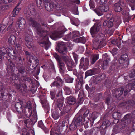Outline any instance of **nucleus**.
Here are the masks:
<instances>
[{
  "label": "nucleus",
  "instance_id": "nucleus-1",
  "mask_svg": "<svg viewBox=\"0 0 135 135\" xmlns=\"http://www.w3.org/2000/svg\"><path fill=\"white\" fill-rule=\"evenodd\" d=\"M67 49L66 46V44L62 41H60V53L62 54L60 56V73L62 78L60 77V86L64 85V80L65 79V73L66 70L65 64L63 62V60L67 66L68 70L69 71H73V74L76 76L77 77L80 75L77 72L76 69L73 70L74 67V63L73 61L68 58V56L65 55L67 52Z\"/></svg>",
  "mask_w": 135,
  "mask_h": 135
},
{
  "label": "nucleus",
  "instance_id": "nucleus-2",
  "mask_svg": "<svg viewBox=\"0 0 135 135\" xmlns=\"http://www.w3.org/2000/svg\"><path fill=\"white\" fill-rule=\"evenodd\" d=\"M94 113H93V114L92 115L91 113H89V110H87L85 112L82 116L80 115L77 117L75 116L70 126V129L72 131L76 130L77 127L80 125L81 121L84 120V118L85 117H87L89 119H92V120H91V121L90 122L91 123V125H92L93 124V122L96 118L94 115Z\"/></svg>",
  "mask_w": 135,
  "mask_h": 135
},
{
  "label": "nucleus",
  "instance_id": "nucleus-3",
  "mask_svg": "<svg viewBox=\"0 0 135 135\" xmlns=\"http://www.w3.org/2000/svg\"><path fill=\"white\" fill-rule=\"evenodd\" d=\"M105 34L103 33H98L94 39L93 42V48L98 49L103 47L106 45L104 38Z\"/></svg>",
  "mask_w": 135,
  "mask_h": 135
},
{
  "label": "nucleus",
  "instance_id": "nucleus-4",
  "mask_svg": "<svg viewBox=\"0 0 135 135\" xmlns=\"http://www.w3.org/2000/svg\"><path fill=\"white\" fill-rule=\"evenodd\" d=\"M29 22L30 25L36 28L37 33L40 36H45L46 35V32L41 28L39 27L40 24L38 23L33 18L30 17L29 20Z\"/></svg>",
  "mask_w": 135,
  "mask_h": 135
},
{
  "label": "nucleus",
  "instance_id": "nucleus-5",
  "mask_svg": "<svg viewBox=\"0 0 135 135\" xmlns=\"http://www.w3.org/2000/svg\"><path fill=\"white\" fill-rule=\"evenodd\" d=\"M121 23L120 17L117 16L114 18H111L108 21V27L110 28L114 27L115 28H117Z\"/></svg>",
  "mask_w": 135,
  "mask_h": 135
},
{
  "label": "nucleus",
  "instance_id": "nucleus-6",
  "mask_svg": "<svg viewBox=\"0 0 135 135\" xmlns=\"http://www.w3.org/2000/svg\"><path fill=\"white\" fill-rule=\"evenodd\" d=\"M17 77L15 75L12 76L10 78V80L12 82L15 83L16 88L19 91L22 92L23 91H25L26 90L27 86L25 84H18L16 83Z\"/></svg>",
  "mask_w": 135,
  "mask_h": 135
},
{
  "label": "nucleus",
  "instance_id": "nucleus-7",
  "mask_svg": "<svg viewBox=\"0 0 135 135\" xmlns=\"http://www.w3.org/2000/svg\"><path fill=\"white\" fill-rule=\"evenodd\" d=\"M132 115L131 114H128L125 115L124 117L121 119L120 129H124L128 124L131 123L132 120Z\"/></svg>",
  "mask_w": 135,
  "mask_h": 135
},
{
  "label": "nucleus",
  "instance_id": "nucleus-8",
  "mask_svg": "<svg viewBox=\"0 0 135 135\" xmlns=\"http://www.w3.org/2000/svg\"><path fill=\"white\" fill-rule=\"evenodd\" d=\"M80 63L79 65V69H80L83 68L85 70L87 69L88 67L89 64V60L88 58L85 59L82 57L80 60Z\"/></svg>",
  "mask_w": 135,
  "mask_h": 135
},
{
  "label": "nucleus",
  "instance_id": "nucleus-9",
  "mask_svg": "<svg viewBox=\"0 0 135 135\" xmlns=\"http://www.w3.org/2000/svg\"><path fill=\"white\" fill-rule=\"evenodd\" d=\"M109 9V6L106 5L99 6L98 8L96 9L94 11L98 16H100L103 15L104 12L108 11Z\"/></svg>",
  "mask_w": 135,
  "mask_h": 135
},
{
  "label": "nucleus",
  "instance_id": "nucleus-10",
  "mask_svg": "<svg viewBox=\"0 0 135 135\" xmlns=\"http://www.w3.org/2000/svg\"><path fill=\"white\" fill-rule=\"evenodd\" d=\"M111 123L108 120H105L102 123L100 127V131L101 135H105L106 133V129L110 126Z\"/></svg>",
  "mask_w": 135,
  "mask_h": 135
},
{
  "label": "nucleus",
  "instance_id": "nucleus-11",
  "mask_svg": "<svg viewBox=\"0 0 135 135\" xmlns=\"http://www.w3.org/2000/svg\"><path fill=\"white\" fill-rule=\"evenodd\" d=\"M76 81L78 83L75 85L76 91H78L82 87L84 81L83 80V76L81 74L79 75L77 77Z\"/></svg>",
  "mask_w": 135,
  "mask_h": 135
},
{
  "label": "nucleus",
  "instance_id": "nucleus-12",
  "mask_svg": "<svg viewBox=\"0 0 135 135\" xmlns=\"http://www.w3.org/2000/svg\"><path fill=\"white\" fill-rule=\"evenodd\" d=\"M128 56L127 54H125L122 55L119 59V63L124 68L127 67L129 64L128 61L126 60Z\"/></svg>",
  "mask_w": 135,
  "mask_h": 135
},
{
  "label": "nucleus",
  "instance_id": "nucleus-13",
  "mask_svg": "<svg viewBox=\"0 0 135 135\" xmlns=\"http://www.w3.org/2000/svg\"><path fill=\"white\" fill-rule=\"evenodd\" d=\"M126 6V4L125 3L122 1H120L114 4V8L116 12H119L122 10V8L121 7H125Z\"/></svg>",
  "mask_w": 135,
  "mask_h": 135
},
{
  "label": "nucleus",
  "instance_id": "nucleus-14",
  "mask_svg": "<svg viewBox=\"0 0 135 135\" xmlns=\"http://www.w3.org/2000/svg\"><path fill=\"white\" fill-rule=\"evenodd\" d=\"M16 68L17 69L18 76L20 75H23L25 73V69L23 66V63H18L17 64Z\"/></svg>",
  "mask_w": 135,
  "mask_h": 135
},
{
  "label": "nucleus",
  "instance_id": "nucleus-15",
  "mask_svg": "<svg viewBox=\"0 0 135 135\" xmlns=\"http://www.w3.org/2000/svg\"><path fill=\"white\" fill-rule=\"evenodd\" d=\"M133 100H129L127 101H125L119 104V106L123 108L128 107L130 108L131 106H133L135 104L134 100L135 99L133 98Z\"/></svg>",
  "mask_w": 135,
  "mask_h": 135
},
{
  "label": "nucleus",
  "instance_id": "nucleus-16",
  "mask_svg": "<svg viewBox=\"0 0 135 135\" xmlns=\"http://www.w3.org/2000/svg\"><path fill=\"white\" fill-rule=\"evenodd\" d=\"M91 113V112H90ZM92 115L93 114V113H94V115H95L96 118L95 119L97 118V117L95 115V112H93L92 113H91ZM84 120H82L81 121L82 122V123L83 124H84V126L85 128H88L89 127V126L90 127H91L93 124L94 121L96 119H95L94 121L93 122V124L92 125H91V123L90 122L91 121V120H92V119H89L87 117H85L84 118Z\"/></svg>",
  "mask_w": 135,
  "mask_h": 135
},
{
  "label": "nucleus",
  "instance_id": "nucleus-17",
  "mask_svg": "<svg viewBox=\"0 0 135 135\" xmlns=\"http://www.w3.org/2000/svg\"><path fill=\"white\" fill-rule=\"evenodd\" d=\"M7 63L8 65L7 66V71H8L9 72V70H10L14 72L15 70V65L13 62L11 60L8 59L7 61Z\"/></svg>",
  "mask_w": 135,
  "mask_h": 135
},
{
  "label": "nucleus",
  "instance_id": "nucleus-18",
  "mask_svg": "<svg viewBox=\"0 0 135 135\" xmlns=\"http://www.w3.org/2000/svg\"><path fill=\"white\" fill-rule=\"evenodd\" d=\"M98 73V69L97 68H93L88 70L85 73V78L87 77L93 75Z\"/></svg>",
  "mask_w": 135,
  "mask_h": 135
},
{
  "label": "nucleus",
  "instance_id": "nucleus-19",
  "mask_svg": "<svg viewBox=\"0 0 135 135\" xmlns=\"http://www.w3.org/2000/svg\"><path fill=\"white\" fill-rule=\"evenodd\" d=\"M100 27L98 26L94 25L90 29V32L92 35V37H94L97 33L99 31Z\"/></svg>",
  "mask_w": 135,
  "mask_h": 135
},
{
  "label": "nucleus",
  "instance_id": "nucleus-20",
  "mask_svg": "<svg viewBox=\"0 0 135 135\" xmlns=\"http://www.w3.org/2000/svg\"><path fill=\"white\" fill-rule=\"evenodd\" d=\"M39 27L41 28L44 31H45V32H46V35L45 36H40L41 37H42L44 39L47 41L48 39V36H47V31H46V29L47 30L48 28L46 23L45 22L42 21L40 24V27Z\"/></svg>",
  "mask_w": 135,
  "mask_h": 135
},
{
  "label": "nucleus",
  "instance_id": "nucleus-21",
  "mask_svg": "<svg viewBox=\"0 0 135 135\" xmlns=\"http://www.w3.org/2000/svg\"><path fill=\"white\" fill-rule=\"evenodd\" d=\"M68 31L63 24L60 22V38L63 37Z\"/></svg>",
  "mask_w": 135,
  "mask_h": 135
},
{
  "label": "nucleus",
  "instance_id": "nucleus-22",
  "mask_svg": "<svg viewBox=\"0 0 135 135\" xmlns=\"http://www.w3.org/2000/svg\"><path fill=\"white\" fill-rule=\"evenodd\" d=\"M15 107L16 110L19 114H20V115L21 114H24L25 113L23 112V109L21 103L17 102L15 104Z\"/></svg>",
  "mask_w": 135,
  "mask_h": 135
},
{
  "label": "nucleus",
  "instance_id": "nucleus-23",
  "mask_svg": "<svg viewBox=\"0 0 135 135\" xmlns=\"http://www.w3.org/2000/svg\"><path fill=\"white\" fill-rule=\"evenodd\" d=\"M41 102L42 106L47 109L49 108V105L47 103V101L45 99V97L43 95H41L40 97Z\"/></svg>",
  "mask_w": 135,
  "mask_h": 135
},
{
  "label": "nucleus",
  "instance_id": "nucleus-24",
  "mask_svg": "<svg viewBox=\"0 0 135 135\" xmlns=\"http://www.w3.org/2000/svg\"><path fill=\"white\" fill-rule=\"evenodd\" d=\"M68 104L70 105H74L76 102V99L74 97L70 96L66 98Z\"/></svg>",
  "mask_w": 135,
  "mask_h": 135
},
{
  "label": "nucleus",
  "instance_id": "nucleus-25",
  "mask_svg": "<svg viewBox=\"0 0 135 135\" xmlns=\"http://www.w3.org/2000/svg\"><path fill=\"white\" fill-rule=\"evenodd\" d=\"M45 4V7L46 10L48 11H50L53 8V4L48 2V0H44L43 2Z\"/></svg>",
  "mask_w": 135,
  "mask_h": 135
},
{
  "label": "nucleus",
  "instance_id": "nucleus-26",
  "mask_svg": "<svg viewBox=\"0 0 135 135\" xmlns=\"http://www.w3.org/2000/svg\"><path fill=\"white\" fill-rule=\"evenodd\" d=\"M124 90V89L123 88H119L117 89H115L113 90L115 92L116 97L117 98L118 97H120L122 94Z\"/></svg>",
  "mask_w": 135,
  "mask_h": 135
},
{
  "label": "nucleus",
  "instance_id": "nucleus-27",
  "mask_svg": "<svg viewBox=\"0 0 135 135\" xmlns=\"http://www.w3.org/2000/svg\"><path fill=\"white\" fill-rule=\"evenodd\" d=\"M62 89L60 88V111H61V108L64 102V98L62 95Z\"/></svg>",
  "mask_w": 135,
  "mask_h": 135
},
{
  "label": "nucleus",
  "instance_id": "nucleus-28",
  "mask_svg": "<svg viewBox=\"0 0 135 135\" xmlns=\"http://www.w3.org/2000/svg\"><path fill=\"white\" fill-rule=\"evenodd\" d=\"M18 20L19 22V27L20 29L22 30L25 27V21L23 18L21 17L18 18Z\"/></svg>",
  "mask_w": 135,
  "mask_h": 135
},
{
  "label": "nucleus",
  "instance_id": "nucleus-29",
  "mask_svg": "<svg viewBox=\"0 0 135 135\" xmlns=\"http://www.w3.org/2000/svg\"><path fill=\"white\" fill-rule=\"evenodd\" d=\"M84 96V91L80 90L78 95V98L79 99L78 102V103L79 105L81 104L83 102V98Z\"/></svg>",
  "mask_w": 135,
  "mask_h": 135
},
{
  "label": "nucleus",
  "instance_id": "nucleus-30",
  "mask_svg": "<svg viewBox=\"0 0 135 135\" xmlns=\"http://www.w3.org/2000/svg\"><path fill=\"white\" fill-rule=\"evenodd\" d=\"M99 133V128H94L91 129L89 131V135H98Z\"/></svg>",
  "mask_w": 135,
  "mask_h": 135
},
{
  "label": "nucleus",
  "instance_id": "nucleus-31",
  "mask_svg": "<svg viewBox=\"0 0 135 135\" xmlns=\"http://www.w3.org/2000/svg\"><path fill=\"white\" fill-rule=\"evenodd\" d=\"M59 32L58 31L53 32L50 36L51 38L54 40H56L59 38Z\"/></svg>",
  "mask_w": 135,
  "mask_h": 135
},
{
  "label": "nucleus",
  "instance_id": "nucleus-32",
  "mask_svg": "<svg viewBox=\"0 0 135 135\" xmlns=\"http://www.w3.org/2000/svg\"><path fill=\"white\" fill-rule=\"evenodd\" d=\"M128 84L131 90L135 91V79H132L129 81Z\"/></svg>",
  "mask_w": 135,
  "mask_h": 135
},
{
  "label": "nucleus",
  "instance_id": "nucleus-33",
  "mask_svg": "<svg viewBox=\"0 0 135 135\" xmlns=\"http://www.w3.org/2000/svg\"><path fill=\"white\" fill-rule=\"evenodd\" d=\"M7 51L6 49L4 47H3L0 49V56H5L7 58V55H6Z\"/></svg>",
  "mask_w": 135,
  "mask_h": 135
},
{
  "label": "nucleus",
  "instance_id": "nucleus-34",
  "mask_svg": "<svg viewBox=\"0 0 135 135\" xmlns=\"http://www.w3.org/2000/svg\"><path fill=\"white\" fill-rule=\"evenodd\" d=\"M64 105L63 109L60 112V116H65L66 115V113H68L70 111V109H68L66 107H65Z\"/></svg>",
  "mask_w": 135,
  "mask_h": 135
},
{
  "label": "nucleus",
  "instance_id": "nucleus-35",
  "mask_svg": "<svg viewBox=\"0 0 135 135\" xmlns=\"http://www.w3.org/2000/svg\"><path fill=\"white\" fill-rule=\"evenodd\" d=\"M121 116V114L118 111L114 112L112 114L113 117L114 119H120Z\"/></svg>",
  "mask_w": 135,
  "mask_h": 135
},
{
  "label": "nucleus",
  "instance_id": "nucleus-36",
  "mask_svg": "<svg viewBox=\"0 0 135 135\" xmlns=\"http://www.w3.org/2000/svg\"><path fill=\"white\" fill-rule=\"evenodd\" d=\"M105 102L109 107H110L113 104V101L111 98L109 96L107 97L105 100Z\"/></svg>",
  "mask_w": 135,
  "mask_h": 135
},
{
  "label": "nucleus",
  "instance_id": "nucleus-37",
  "mask_svg": "<svg viewBox=\"0 0 135 135\" xmlns=\"http://www.w3.org/2000/svg\"><path fill=\"white\" fill-rule=\"evenodd\" d=\"M131 44L133 46L132 52L133 55H135V36L132 37Z\"/></svg>",
  "mask_w": 135,
  "mask_h": 135
},
{
  "label": "nucleus",
  "instance_id": "nucleus-38",
  "mask_svg": "<svg viewBox=\"0 0 135 135\" xmlns=\"http://www.w3.org/2000/svg\"><path fill=\"white\" fill-rule=\"evenodd\" d=\"M40 44H42L43 45H41L42 46H44L45 49L47 50L48 48L50 46V45L49 43L46 41H41L39 43Z\"/></svg>",
  "mask_w": 135,
  "mask_h": 135
},
{
  "label": "nucleus",
  "instance_id": "nucleus-39",
  "mask_svg": "<svg viewBox=\"0 0 135 135\" xmlns=\"http://www.w3.org/2000/svg\"><path fill=\"white\" fill-rule=\"evenodd\" d=\"M24 123L25 124V125L27 127H29L30 126L33 124L31 119L29 118L25 119L24 120Z\"/></svg>",
  "mask_w": 135,
  "mask_h": 135
},
{
  "label": "nucleus",
  "instance_id": "nucleus-40",
  "mask_svg": "<svg viewBox=\"0 0 135 135\" xmlns=\"http://www.w3.org/2000/svg\"><path fill=\"white\" fill-rule=\"evenodd\" d=\"M65 91L66 94L70 95L72 93V89L70 88L67 86H65L63 88Z\"/></svg>",
  "mask_w": 135,
  "mask_h": 135
},
{
  "label": "nucleus",
  "instance_id": "nucleus-41",
  "mask_svg": "<svg viewBox=\"0 0 135 135\" xmlns=\"http://www.w3.org/2000/svg\"><path fill=\"white\" fill-rule=\"evenodd\" d=\"M122 11H121V13L123 15H126L128 16L127 17L128 19H127L126 21L127 22H128L131 19V17L129 15V12L125 9H124L123 10H122Z\"/></svg>",
  "mask_w": 135,
  "mask_h": 135
},
{
  "label": "nucleus",
  "instance_id": "nucleus-42",
  "mask_svg": "<svg viewBox=\"0 0 135 135\" xmlns=\"http://www.w3.org/2000/svg\"><path fill=\"white\" fill-rule=\"evenodd\" d=\"M99 58V55L98 54H95L91 60V64H94L96 62V60Z\"/></svg>",
  "mask_w": 135,
  "mask_h": 135
},
{
  "label": "nucleus",
  "instance_id": "nucleus-43",
  "mask_svg": "<svg viewBox=\"0 0 135 135\" xmlns=\"http://www.w3.org/2000/svg\"><path fill=\"white\" fill-rule=\"evenodd\" d=\"M20 9L18 8L17 9L15 8L12 12V14L13 17H15L18 14Z\"/></svg>",
  "mask_w": 135,
  "mask_h": 135
},
{
  "label": "nucleus",
  "instance_id": "nucleus-44",
  "mask_svg": "<svg viewBox=\"0 0 135 135\" xmlns=\"http://www.w3.org/2000/svg\"><path fill=\"white\" fill-rule=\"evenodd\" d=\"M126 87L127 89L125 90L124 94V96H125L126 97H127V96L128 97L127 95L130 91L131 89L129 86H128V84L126 85Z\"/></svg>",
  "mask_w": 135,
  "mask_h": 135
},
{
  "label": "nucleus",
  "instance_id": "nucleus-45",
  "mask_svg": "<svg viewBox=\"0 0 135 135\" xmlns=\"http://www.w3.org/2000/svg\"><path fill=\"white\" fill-rule=\"evenodd\" d=\"M110 60V58L108 57H106L103 62V65L104 66L108 65L109 64Z\"/></svg>",
  "mask_w": 135,
  "mask_h": 135
},
{
  "label": "nucleus",
  "instance_id": "nucleus-46",
  "mask_svg": "<svg viewBox=\"0 0 135 135\" xmlns=\"http://www.w3.org/2000/svg\"><path fill=\"white\" fill-rule=\"evenodd\" d=\"M102 97V95L100 93L97 94L94 98V101L95 102H97Z\"/></svg>",
  "mask_w": 135,
  "mask_h": 135
},
{
  "label": "nucleus",
  "instance_id": "nucleus-47",
  "mask_svg": "<svg viewBox=\"0 0 135 135\" xmlns=\"http://www.w3.org/2000/svg\"><path fill=\"white\" fill-rule=\"evenodd\" d=\"M72 33L71 32H69L68 34L66 35L63 38V39L66 41H69L71 38Z\"/></svg>",
  "mask_w": 135,
  "mask_h": 135
},
{
  "label": "nucleus",
  "instance_id": "nucleus-48",
  "mask_svg": "<svg viewBox=\"0 0 135 135\" xmlns=\"http://www.w3.org/2000/svg\"><path fill=\"white\" fill-rule=\"evenodd\" d=\"M15 37L13 35H11L8 39V42L11 44L14 43V40L15 39Z\"/></svg>",
  "mask_w": 135,
  "mask_h": 135
},
{
  "label": "nucleus",
  "instance_id": "nucleus-49",
  "mask_svg": "<svg viewBox=\"0 0 135 135\" xmlns=\"http://www.w3.org/2000/svg\"><path fill=\"white\" fill-rule=\"evenodd\" d=\"M23 112L25 113L23 115L21 114L20 115L21 116L25 115V116L28 118L31 116L32 114V111L30 109H28V112H25V111H23Z\"/></svg>",
  "mask_w": 135,
  "mask_h": 135
},
{
  "label": "nucleus",
  "instance_id": "nucleus-50",
  "mask_svg": "<svg viewBox=\"0 0 135 135\" xmlns=\"http://www.w3.org/2000/svg\"><path fill=\"white\" fill-rule=\"evenodd\" d=\"M78 42L82 43H84L86 42L85 38L83 36L77 39Z\"/></svg>",
  "mask_w": 135,
  "mask_h": 135
},
{
  "label": "nucleus",
  "instance_id": "nucleus-51",
  "mask_svg": "<svg viewBox=\"0 0 135 135\" xmlns=\"http://www.w3.org/2000/svg\"><path fill=\"white\" fill-rule=\"evenodd\" d=\"M79 31H75L73 32V36L72 38H74L75 37H77L79 35Z\"/></svg>",
  "mask_w": 135,
  "mask_h": 135
},
{
  "label": "nucleus",
  "instance_id": "nucleus-52",
  "mask_svg": "<svg viewBox=\"0 0 135 135\" xmlns=\"http://www.w3.org/2000/svg\"><path fill=\"white\" fill-rule=\"evenodd\" d=\"M36 13L37 12L34 9H33L32 10L30 11V12H26V14L29 15H32L34 16L36 15Z\"/></svg>",
  "mask_w": 135,
  "mask_h": 135
},
{
  "label": "nucleus",
  "instance_id": "nucleus-53",
  "mask_svg": "<svg viewBox=\"0 0 135 135\" xmlns=\"http://www.w3.org/2000/svg\"><path fill=\"white\" fill-rule=\"evenodd\" d=\"M31 120L32 122V124H34L37 122V116L36 115H33Z\"/></svg>",
  "mask_w": 135,
  "mask_h": 135
},
{
  "label": "nucleus",
  "instance_id": "nucleus-54",
  "mask_svg": "<svg viewBox=\"0 0 135 135\" xmlns=\"http://www.w3.org/2000/svg\"><path fill=\"white\" fill-rule=\"evenodd\" d=\"M129 76L130 78H132L135 76V69L131 70L130 73L129 74Z\"/></svg>",
  "mask_w": 135,
  "mask_h": 135
},
{
  "label": "nucleus",
  "instance_id": "nucleus-55",
  "mask_svg": "<svg viewBox=\"0 0 135 135\" xmlns=\"http://www.w3.org/2000/svg\"><path fill=\"white\" fill-rule=\"evenodd\" d=\"M25 107L29 109H32V105L30 101H28L26 103Z\"/></svg>",
  "mask_w": 135,
  "mask_h": 135
},
{
  "label": "nucleus",
  "instance_id": "nucleus-56",
  "mask_svg": "<svg viewBox=\"0 0 135 135\" xmlns=\"http://www.w3.org/2000/svg\"><path fill=\"white\" fill-rule=\"evenodd\" d=\"M59 81L57 80L56 81H54L51 84V86L52 87L54 86H58L59 85Z\"/></svg>",
  "mask_w": 135,
  "mask_h": 135
},
{
  "label": "nucleus",
  "instance_id": "nucleus-57",
  "mask_svg": "<svg viewBox=\"0 0 135 135\" xmlns=\"http://www.w3.org/2000/svg\"><path fill=\"white\" fill-rule=\"evenodd\" d=\"M33 64H35L36 66L34 68V69H35V68H36L37 66L38 65L39 63V60L37 59H33Z\"/></svg>",
  "mask_w": 135,
  "mask_h": 135
},
{
  "label": "nucleus",
  "instance_id": "nucleus-58",
  "mask_svg": "<svg viewBox=\"0 0 135 135\" xmlns=\"http://www.w3.org/2000/svg\"><path fill=\"white\" fill-rule=\"evenodd\" d=\"M70 19L71 20V22L72 24L76 26L77 25L76 19L75 18H70Z\"/></svg>",
  "mask_w": 135,
  "mask_h": 135
},
{
  "label": "nucleus",
  "instance_id": "nucleus-59",
  "mask_svg": "<svg viewBox=\"0 0 135 135\" xmlns=\"http://www.w3.org/2000/svg\"><path fill=\"white\" fill-rule=\"evenodd\" d=\"M55 127H56L55 129V134H54V135H59V127L57 124L55 125Z\"/></svg>",
  "mask_w": 135,
  "mask_h": 135
},
{
  "label": "nucleus",
  "instance_id": "nucleus-60",
  "mask_svg": "<svg viewBox=\"0 0 135 135\" xmlns=\"http://www.w3.org/2000/svg\"><path fill=\"white\" fill-rule=\"evenodd\" d=\"M111 43L112 44L114 45L115 44H118L119 45H121V42L120 41L118 42L117 40L115 39L112 40L111 41Z\"/></svg>",
  "mask_w": 135,
  "mask_h": 135
},
{
  "label": "nucleus",
  "instance_id": "nucleus-61",
  "mask_svg": "<svg viewBox=\"0 0 135 135\" xmlns=\"http://www.w3.org/2000/svg\"><path fill=\"white\" fill-rule=\"evenodd\" d=\"M13 54V56L15 57V58H17L18 56V51L17 50L16 47L15 49H14Z\"/></svg>",
  "mask_w": 135,
  "mask_h": 135
},
{
  "label": "nucleus",
  "instance_id": "nucleus-62",
  "mask_svg": "<svg viewBox=\"0 0 135 135\" xmlns=\"http://www.w3.org/2000/svg\"><path fill=\"white\" fill-rule=\"evenodd\" d=\"M38 126L40 127L43 129H45V128L42 120H41L38 122Z\"/></svg>",
  "mask_w": 135,
  "mask_h": 135
},
{
  "label": "nucleus",
  "instance_id": "nucleus-63",
  "mask_svg": "<svg viewBox=\"0 0 135 135\" xmlns=\"http://www.w3.org/2000/svg\"><path fill=\"white\" fill-rule=\"evenodd\" d=\"M54 57L57 61L58 65H59V56L56 53H54L53 54Z\"/></svg>",
  "mask_w": 135,
  "mask_h": 135
},
{
  "label": "nucleus",
  "instance_id": "nucleus-64",
  "mask_svg": "<svg viewBox=\"0 0 135 135\" xmlns=\"http://www.w3.org/2000/svg\"><path fill=\"white\" fill-rule=\"evenodd\" d=\"M32 37L31 36H28L26 37L25 38V40L26 43H28L29 42L31 41Z\"/></svg>",
  "mask_w": 135,
  "mask_h": 135
}]
</instances>
